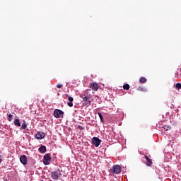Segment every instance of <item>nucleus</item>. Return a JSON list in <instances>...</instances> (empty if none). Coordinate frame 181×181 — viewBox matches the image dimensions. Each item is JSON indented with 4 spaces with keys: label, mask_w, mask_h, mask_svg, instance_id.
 Wrapping results in <instances>:
<instances>
[{
    "label": "nucleus",
    "mask_w": 181,
    "mask_h": 181,
    "mask_svg": "<svg viewBox=\"0 0 181 181\" xmlns=\"http://www.w3.org/2000/svg\"><path fill=\"white\" fill-rule=\"evenodd\" d=\"M63 115H64V112H63L59 109H56L54 111V117L55 118H63Z\"/></svg>",
    "instance_id": "f257e3e1"
},
{
    "label": "nucleus",
    "mask_w": 181,
    "mask_h": 181,
    "mask_svg": "<svg viewBox=\"0 0 181 181\" xmlns=\"http://www.w3.org/2000/svg\"><path fill=\"white\" fill-rule=\"evenodd\" d=\"M92 144L95 146V148H98L101 144V139H99L98 137H93L92 139Z\"/></svg>",
    "instance_id": "f03ea898"
},
{
    "label": "nucleus",
    "mask_w": 181,
    "mask_h": 181,
    "mask_svg": "<svg viewBox=\"0 0 181 181\" xmlns=\"http://www.w3.org/2000/svg\"><path fill=\"white\" fill-rule=\"evenodd\" d=\"M83 101L84 102L83 105L85 107H89V105H91V101L88 100V97H87L86 95H82Z\"/></svg>",
    "instance_id": "7ed1b4c3"
},
{
    "label": "nucleus",
    "mask_w": 181,
    "mask_h": 181,
    "mask_svg": "<svg viewBox=\"0 0 181 181\" xmlns=\"http://www.w3.org/2000/svg\"><path fill=\"white\" fill-rule=\"evenodd\" d=\"M62 176V173L60 172L54 171L51 173V177L53 180H57Z\"/></svg>",
    "instance_id": "20e7f679"
},
{
    "label": "nucleus",
    "mask_w": 181,
    "mask_h": 181,
    "mask_svg": "<svg viewBox=\"0 0 181 181\" xmlns=\"http://www.w3.org/2000/svg\"><path fill=\"white\" fill-rule=\"evenodd\" d=\"M50 160H52V157H50V155L45 154L44 156V160H43L44 165H50Z\"/></svg>",
    "instance_id": "39448f33"
},
{
    "label": "nucleus",
    "mask_w": 181,
    "mask_h": 181,
    "mask_svg": "<svg viewBox=\"0 0 181 181\" xmlns=\"http://www.w3.org/2000/svg\"><path fill=\"white\" fill-rule=\"evenodd\" d=\"M121 170H122V168H121V166L119 165H115L112 168V172L115 175H118V173H121Z\"/></svg>",
    "instance_id": "423d86ee"
},
{
    "label": "nucleus",
    "mask_w": 181,
    "mask_h": 181,
    "mask_svg": "<svg viewBox=\"0 0 181 181\" xmlns=\"http://www.w3.org/2000/svg\"><path fill=\"white\" fill-rule=\"evenodd\" d=\"M90 88H91L92 91H98V83H90L89 85Z\"/></svg>",
    "instance_id": "0eeeda50"
},
{
    "label": "nucleus",
    "mask_w": 181,
    "mask_h": 181,
    "mask_svg": "<svg viewBox=\"0 0 181 181\" xmlns=\"http://www.w3.org/2000/svg\"><path fill=\"white\" fill-rule=\"evenodd\" d=\"M144 158L146 159V165L147 166H152V159L149 158V157L146 155L144 156Z\"/></svg>",
    "instance_id": "6e6552de"
},
{
    "label": "nucleus",
    "mask_w": 181,
    "mask_h": 181,
    "mask_svg": "<svg viewBox=\"0 0 181 181\" xmlns=\"http://www.w3.org/2000/svg\"><path fill=\"white\" fill-rule=\"evenodd\" d=\"M45 136H46V134L42 132H38L35 134L36 139H43Z\"/></svg>",
    "instance_id": "1a4fd4ad"
},
{
    "label": "nucleus",
    "mask_w": 181,
    "mask_h": 181,
    "mask_svg": "<svg viewBox=\"0 0 181 181\" xmlns=\"http://www.w3.org/2000/svg\"><path fill=\"white\" fill-rule=\"evenodd\" d=\"M68 100L69 102L67 103V105L69 107H73V101H74V98L71 96H69Z\"/></svg>",
    "instance_id": "9d476101"
},
{
    "label": "nucleus",
    "mask_w": 181,
    "mask_h": 181,
    "mask_svg": "<svg viewBox=\"0 0 181 181\" xmlns=\"http://www.w3.org/2000/svg\"><path fill=\"white\" fill-rule=\"evenodd\" d=\"M39 152H40V153H45L46 152V147L45 146H41L39 148H38Z\"/></svg>",
    "instance_id": "9b49d317"
},
{
    "label": "nucleus",
    "mask_w": 181,
    "mask_h": 181,
    "mask_svg": "<svg viewBox=\"0 0 181 181\" xmlns=\"http://www.w3.org/2000/svg\"><path fill=\"white\" fill-rule=\"evenodd\" d=\"M14 124L17 127H21V122H19V119H16L14 121Z\"/></svg>",
    "instance_id": "f8f14e48"
},
{
    "label": "nucleus",
    "mask_w": 181,
    "mask_h": 181,
    "mask_svg": "<svg viewBox=\"0 0 181 181\" xmlns=\"http://www.w3.org/2000/svg\"><path fill=\"white\" fill-rule=\"evenodd\" d=\"M140 83H146V78L145 77H141L139 79Z\"/></svg>",
    "instance_id": "ddd939ff"
},
{
    "label": "nucleus",
    "mask_w": 181,
    "mask_h": 181,
    "mask_svg": "<svg viewBox=\"0 0 181 181\" xmlns=\"http://www.w3.org/2000/svg\"><path fill=\"white\" fill-rule=\"evenodd\" d=\"M123 88H124V90H129V88H130L129 84H124L123 86Z\"/></svg>",
    "instance_id": "4468645a"
},
{
    "label": "nucleus",
    "mask_w": 181,
    "mask_h": 181,
    "mask_svg": "<svg viewBox=\"0 0 181 181\" xmlns=\"http://www.w3.org/2000/svg\"><path fill=\"white\" fill-rule=\"evenodd\" d=\"M98 115L100 117L101 122H104V118L103 117V115H101V113H100V112H98Z\"/></svg>",
    "instance_id": "2eb2a0df"
},
{
    "label": "nucleus",
    "mask_w": 181,
    "mask_h": 181,
    "mask_svg": "<svg viewBox=\"0 0 181 181\" xmlns=\"http://www.w3.org/2000/svg\"><path fill=\"white\" fill-rule=\"evenodd\" d=\"M28 163V158H26V156H23V165H26Z\"/></svg>",
    "instance_id": "dca6fc26"
},
{
    "label": "nucleus",
    "mask_w": 181,
    "mask_h": 181,
    "mask_svg": "<svg viewBox=\"0 0 181 181\" xmlns=\"http://www.w3.org/2000/svg\"><path fill=\"white\" fill-rule=\"evenodd\" d=\"M137 90H138V91H144V92L146 91V88H143V87H139L137 88Z\"/></svg>",
    "instance_id": "f3484780"
},
{
    "label": "nucleus",
    "mask_w": 181,
    "mask_h": 181,
    "mask_svg": "<svg viewBox=\"0 0 181 181\" xmlns=\"http://www.w3.org/2000/svg\"><path fill=\"white\" fill-rule=\"evenodd\" d=\"M12 119H13V115L9 114V115H8V121H9V122H11V121H12Z\"/></svg>",
    "instance_id": "a211bd4d"
},
{
    "label": "nucleus",
    "mask_w": 181,
    "mask_h": 181,
    "mask_svg": "<svg viewBox=\"0 0 181 181\" xmlns=\"http://www.w3.org/2000/svg\"><path fill=\"white\" fill-rule=\"evenodd\" d=\"M175 88H177V90H180V88H181V84H180V83H176V85H175Z\"/></svg>",
    "instance_id": "6ab92c4d"
},
{
    "label": "nucleus",
    "mask_w": 181,
    "mask_h": 181,
    "mask_svg": "<svg viewBox=\"0 0 181 181\" xmlns=\"http://www.w3.org/2000/svg\"><path fill=\"white\" fill-rule=\"evenodd\" d=\"M163 128L165 131H169V129H171L170 126H169V125H165L163 127Z\"/></svg>",
    "instance_id": "aec40b11"
},
{
    "label": "nucleus",
    "mask_w": 181,
    "mask_h": 181,
    "mask_svg": "<svg viewBox=\"0 0 181 181\" xmlns=\"http://www.w3.org/2000/svg\"><path fill=\"white\" fill-rule=\"evenodd\" d=\"M20 161L22 164H23V155H22L21 157H20Z\"/></svg>",
    "instance_id": "412c9836"
},
{
    "label": "nucleus",
    "mask_w": 181,
    "mask_h": 181,
    "mask_svg": "<svg viewBox=\"0 0 181 181\" xmlns=\"http://www.w3.org/2000/svg\"><path fill=\"white\" fill-rule=\"evenodd\" d=\"M27 127H28V124H26L25 122H24V123H23V129H26Z\"/></svg>",
    "instance_id": "4be33fe9"
},
{
    "label": "nucleus",
    "mask_w": 181,
    "mask_h": 181,
    "mask_svg": "<svg viewBox=\"0 0 181 181\" xmlns=\"http://www.w3.org/2000/svg\"><path fill=\"white\" fill-rule=\"evenodd\" d=\"M57 88H62L63 85H62V84H58V85H57Z\"/></svg>",
    "instance_id": "5701e85b"
},
{
    "label": "nucleus",
    "mask_w": 181,
    "mask_h": 181,
    "mask_svg": "<svg viewBox=\"0 0 181 181\" xmlns=\"http://www.w3.org/2000/svg\"><path fill=\"white\" fill-rule=\"evenodd\" d=\"M2 163V158H1V156H0V163Z\"/></svg>",
    "instance_id": "b1692460"
},
{
    "label": "nucleus",
    "mask_w": 181,
    "mask_h": 181,
    "mask_svg": "<svg viewBox=\"0 0 181 181\" xmlns=\"http://www.w3.org/2000/svg\"><path fill=\"white\" fill-rule=\"evenodd\" d=\"M22 128H23V124H22Z\"/></svg>",
    "instance_id": "393cba45"
},
{
    "label": "nucleus",
    "mask_w": 181,
    "mask_h": 181,
    "mask_svg": "<svg viewBox=\"0 0 181 181\" xmlns=\"http://www.w3.org/2000/svg\"><path fill=\"white\" fill-rule=\"evenodd\" d=\"M4 181H8V180H5Z\"/></svg>",
    "instance_id": "a878e982"
}]
</instances>
